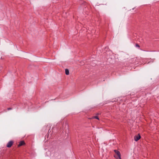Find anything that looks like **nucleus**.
I'll return each mask as SVG.
<instances>
[{"label": "nucleus", "mask_w": 159, "mask_h": 159, "mask_svg": "<svg viewBox=\"0 0 159 159\" xmlns=\"http://www.w3.org/2000/svg\"><path fill=\"white\" fill-rule=\"evenodd\" d=\"M114 152L116 153V154L114 155V157L116 159H121L120 152L116 150H114Z\"/></svg>", "instance_id": "1"}, {"label": "nucleus", "mask_w": 159, "mask_h": 159, "mask_svg": "<svg viewBox=\"0 0 159 159\" xmlns=\"http://www.w3.org/2000/svg\"><path fill=\"white\" fill-rule=\"evenodd\" d=\"M141 138V136L139 134L138 135H135L134 137V140L135 141H137Z\"/></svg>", "instance_id": "2"}, {"label": "nucleus", "mask_w": 159, "mask_h": 159, "mask_svg": "<svg viewBox=\"0 0 159 159\" xmlns=\"http://www.w3.org/2000/svg\"><path fill=\"white\" fill-rule=\"evenodd\" d=\"M13 142L12 141H9L7 144V148H10L12 145Z\"/></svg>", "instance_id": "3"}, {"label": "nucleus", "mask_w": 159, "mask_h": 159, "mask_svg": "<svg viewBox=\"0 0 159 159\" xmlns=\"http://www.w3.org/2000/svg\"><path fill=\"white\" fill-rule=\"evenodd\" d=\"M25 144V143L24 141H21L20 142V143H19V144L18 145V146L19 147V146L23 145L24 144Z\"/></svg>", "instance_id": "4"}, {"label": "nucleus", "mask_w": 159, "mask_h": 159, "mask_svg": "<svg viewBox=\"0 0 159 159\" xmlns=\"http://www.w3.org/2000/svg\"><path fill=\"white\" fill-rule=\"evenodd\" d=\"M65 73L66 75H68L69 74V71L67 69L65 70Z\"/></svg>", "instance_id": "5"}, {"label": "nucleus", "mask_w": 159, "mask_h": 159, "mask_svg": "<svg viewBox=\"0 0 159 159\" xmlns=\"http://www.w3.org/2000/svg\"><path fill=\"white\" fill-rule=\"evenodd\" d=\"M92 118H93V119L95 118V119H97L98 120H99V118L98 116H93V117Z\"/></svg>", "instance_id": "6"}, {"label": "nucleus", "mask_w": 159, "mask_h": 159, "mask_svg": "<svg viewBox=\"0 0 159 159\" xmlns=\"http://www.w3.org/2000/svg\"><path fill=\"white\" fill-rule=\"evenodd\" d=\"M135 46L136 47H138V48L140 47L139 45L138 44H136L135 45Z\"/></svg>", "instance_id": "7"}, {"label": "nucleus", "mask_w": 159, "mask_h": 159, "mask_svg": "<svg viewBox=\"0 0 159 159\" xmlns=\"http://www.w3.org/2000/svg\"><path fill=\"white\" fill-rule=\"evenodd\" d=\"M11 108H9L7 109L8 110H11Z\"/></svg>", "instance_id": "8"}]
</instances>
